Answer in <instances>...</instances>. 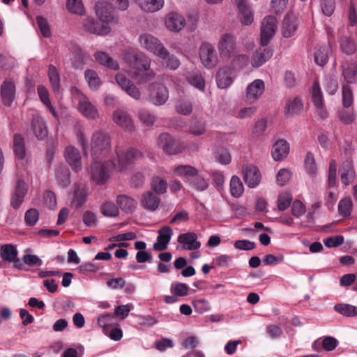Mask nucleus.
Here are the masks:
<instances>
[{
    "mask_svg": "<svg viewBox=\"0 0 357 357\" xmlns=\"http://www.w3.org/2000/svg\"><path fill=\"white\" fill-rule=\"evenodd\" d=\"M217 47L220 57L224 60H229L237 52L236 37L231 33H223L219 39Z\"/></svg>",
    "mask_w": 357,
    "mask_h": 357,
    "instance_id": "0eeeda50",
    "label": "nucleus"
},
{
    "mask_svg": "<svg viewBox=\"0 0 357 357\" xmlns=\"http://www.w3.org/2000/svg\"><path fill=\"white\" fill-rule=\"evenodd\" d=\"M340 172L341 181L344 185H348L354 182L356 173L351 160L342 162Z\"/></svg>",
    "mask_w": 357,
    "mask_h": 357,
    "instance_id": "a878e982",
    "label": "nucleus"
},
{
    "mask_svg": "<svg viewBox=\"0 0 357 357\" xmlns=\"http://www.w3.org/2000/svg\"><path fill=\"white\" fill-rule=\"evenodd\" d=\"M337 176V162L335 160H331L329 163L328 184L329 187H334L336 184Z\"/></svg>",
    "mask_w": 357,
    "mask_h": 357,
    "instance_id": "052dcab7",
    "label": "nucleus"
},
{
    "mask_svg": "<svg viewBox=\"0 0 357 357\" xmlns=\"http://www.w3.org/2000/svg\"><path fill=\"white\" fill-rule=\"evenodd\" d=\"M234 77V71L231 67L226 66L221 68L217 73L216 77L218 86L220 89L228 87L233 82Z\"/></svg>",
    "mask_w": 357,
    "mask_h": 357,
    "instance_id": "b1692460",
    "label": "nucleus"
},
{
    "mask_svg": "<svg viewBox=\"0 0 357 357\" xmlns=\"http://www.w3.org/2000/svg\"><path fill=\"white\" fill-rule=\"evenodd\" d=\"M348 29L351 34L357 33V15L352 5L349 8Z\"/></svg>",
    "mask_w": 357,
    "mask_h": 357,
    "instance_id": "0e129e2a",
    "label": "nucleus"
},
{
    "mask_svg": "<svg viewBox=\"0 0 357 357\" xmlns=\"http://www.w3.org/2000/svg\"><path fill=\"white\" fill-rule=\"evenodd\" d=\"M138 43L140 47L158 56L165 55L166 48L160 40L153 35L149 33H144L138 38Z\"/></svg>",
    "mask_w": 357,
    "mask_h": 357,
    "instance_id": "423d86ee",
    "label": "nucleus"
},
{
    "mask_svg": "<svg viewBox=\"0 0 357 357\" xmlns=\"http://www.w3.org/2000/svg\"><path fill=\"white\" fill-rule=\"evenodd\" d=\"M320 8L324 15L331 16L335 9V0H322L320 3Z\"/></svg>",
    "mask_w": 357,
    "mask_h": 357,
    "instance_id": "13d9d810",
    "label": "nucleus"
},
{
    "mask_svg": "<svg viewBox=\"0 0 357 357\" xmlns=\"http://www.w3.org/2000/svg\"><path fill=\"white\" fill-rule=\"evenodd\" d=\"M292 200L291 195L288 192L280 194L278 199V208L280 211L286 210L291 204Z\"/></svg>",
    "mask_w": 357,
    "mask_h": 357,
    "instance_id": "bf43d9fd",
    "label": "nucleus"
},
{
    "mask_svg": "<svg viewBox=\"0 0 357 357\" xmlns=\"http://www.w3.org/2000/svg\"><path fill=\"white\" fill-rule=\"evenodd\" d=\"M189 287L185 283L176 282L171 285V291L178 296H184L188 294Z\"/></svg>",
    "mask_w": 357,
    "mask_h": 357,
    "instance_id": "774afa93",
    "label": "nucleus"
},
{
    "mask_svg": "<svg viewBox=\"0 0 357 357\" xmlns=\"http://www.w3.org/2000/svg\"><path fill=\"white\" fill-rule=\"evenodd\" d=\"M199 57L202 63L206 68H212L218 63V56L213 46L204 43L199 47Z\"/></svg>",
    "mask_w": 357,
    "mask_h": 357,
    "instance_id": "ddd939ff",
    "label": "nucleus"
},
{
    "mask_svg": "<svg viewBox=\"0 0 357 357\" xmlns=\"http://www.w3.org/2000/svg\"><path fill=\"white\" fill-rule=\"evenodd\" d=\"M305 167L309 174H314L317 172V165L314 155L312 153L307 152L305 158Z\"/></svg>",
    "mask_w": 357,
    "mask_h": 357,
    "instance_id": "338daca9",
    "label": "nucleus"
},
{
    "mask_svg": "<svg viewBox=\"0 0 357 357\" xmlns=\"http://www.w3.org/2000/svg\"><path fill=\"white\" fill-rule=\"evenodd\" d=\"M138 117L139 121L146 126H153L156 119L153 114L146 109H141L139 112Z\"/></svg>",
    "mask_w": 357,
    "mask_h": 357,
    "instance_id": "4d7b16f0",
    "label": "nucleus"
},
{
    "mask_svg": "<svg viewBox=\"0 0 357 357\" xmlns=\"http://www.w3.org/2000/svg\"><path fill=\"white\" fill-rule=\"evenodd\" d=\"M102 159H93V162L87 169L92 182L96 185H103L109 178L116 164L112 160L102 161Z\"/></svg>",
    "mask_w": 357,
    "mask_h": 357,
    "instance_id": "7ed1b4c3",
    "label": "nucleus"
},
{
    "mask_svg": "<svg viewBox=\"0 0 357 357\" xmlns=\"http://www.w3.org/2000/svg\"><path fill=\"white\" fill-rule=\"evenodd\" d=\"M172 229L165 226L158 231L157 241L153 244V249L157 251H162L167 249L168 243L172 236Z\"/></svg>",
    "mask_w": 357,
    "mask_h": 357,
    "instance_id": "393cba45",
    "label": "nucleus"
},
{
    "mask_svg": "<svg viewBox=\"0 0 357 357\" xmlns=\"http://www.w3.org/2000/svg\"><path fill=\"white\" fill-rule=\"evenodd\" d=\"M312 101L318 109H321L324 106L323 95L317 82H314L310 90Z\"/></svg>",
    "mask_w": 357,
    "mask_h": 357,
    "instance_id": "a19ab883",
    "label": "nucleus"
},
{
    "mask_svg": "<svg viewBox=\"0 0 357 357\" xmlns=\"http://www.w3.org/2000/svg\"><path fill=\"white\" fill-rule=\"evenodd\" d=\"M118 85L130 97L135 100H140L142 93L136 85L129 79L124 74L118 73L115 76Z\"/></svg>",
    "mask_w": 357,
    "mask_h": 357,
    "instance_id": "4468645a",
    "label": "nucleus"
},
{
    "mask_svg": "<svg viewBox=\"0 0 357 357\" xmlns=\"http://www.w3.org/2000/svg\"><path fill=\"white\" fill-rule=\"evenodd\" d=\"M71 91L74 98L78 101L79 111L87 119H95L98 118V110L89 101V98L77 88H72Z\"/></svg>",
    "mask_w": 357,
    "mask_h": 357,
    "instance_id": "6e6552de",
    "label": "nucleus"
},
{
    "mask_svg": "<svg viewBox=\"0 0 357 357\" xmlns=\"http://www.w3.org/2000/svg\"><path fill=\"white\" fill-rule=\"evenodd\" d=\"M300 22L299 17L293 13H288L282 22V34L285 38H290L294 36L298 29Z\"/></svg>",
    "mask_w": 357,
    "mask_h": 357,
    "instance_id": "a211bd4d",
    "label": "nucleus"
},
{
    "mask_svg": "<svg viewBox=\"0 0 357 357\" xmlns=\"http://www.w3.org/2000/svg\"><path fill=\"white\" fill-rule=\"evenodd\" d=\"M178 241L182 244L183 248L194 250L200 248L201 243L197 241V235L194 232L181 234L178 237Z\"/></svg>",
    "mask_w": 357,
    "mask_h": 357,
    "instance_id": "bb28decb",
    "label": "nucleus"
},
{
    "mask_svg": "<svg viewBox=\"0 0 357 357\" xmlns=\"http://www.w3.org/2000/svg\"><path fill=\"white\" fill-rule=\"evenodd\" d=\"M165 55L158 56V57L165 61L167 68L172 70L177 69L181 64L180 61L175 56L170 54L167 49Z\"/></svg>",
    "mask_w": 357,
    "mask_h": 357,
    "instance_id": "864d4df0",
    "label": "nucleus"
},
{
    "mask_svg": "<svg viewBox=\"0 0 357 357\" xmlns=\"http://www.w3.org/2000/svg\"><path fill=\"white\" fill-rule=\"evenodd\" d=\"M66 7L71 14L79 16L85 14V8L82 0H66Z\"/></svg>",
    "mask_w": 357,
    "mask_h": 357,
    "instance_id": "58836bf2",
    "label": "nucleus"
},
{
    "mask_svg": "<svg viewBox=\"0 0 357 357\" xmlns=\"http://www.w3.org/2000/svg\"><path fill=\"white\" fill-rule=\"evenodd\" d=\"M116 202L118 207L126 213H132L137 205V202L135 199L126 195H118Z\"/></svg>",
    "mask_w": 357,
    "mask_h": 357,
    "instance_id": "7c9ffc66",
    "label": "nucleus"
},
{
    "mask_svg": "<svg viewBox=\"0 0 357 357\" xmlns=\"http://www.w3.org/2000/svg\"><path fill=\"white\" fill-rule=\"evenodd\" d=\"M278 27L277 19L273 15L264 18L261 26V45L266 46L275 33Z\"/></svg>",
    "mask_w": 357,
    "mask_h": 357,
    "instance_id": "9d476101",
    "label": "nucleus"
},
{
    "mask_svg": "<svg viewBox=\"0 0 357 357\" xmlns=\"http://www.w3.org/2000/svg\"><path fill=\"white\" fill-rule=\"evenodd\" d=\"M13 150L15 155L19 159H23L25 157V147L24 139L21 135L15 134L13 139Z\"/></svg>",
    "mask_w": 357,
    "mask_h": 357,
    "instance_id": "37998d69",
    "label": "nucleus"
},
{
    "mask_svg": "<svg viewBox=\"0 0 357 357\" xmlns=\"http://www.w3.org/2000/svg\"><path fill=\"white\" fill-rule=\"evenodd\" d=\"M249 56L245 54H239L234 57L232 61L231 67L234 69H242L245 67L249 63Z\"/></svg>",
    "mask_w": 357,
    "mask_h": 357,
    "instance_id": "e2e57ef3",
    "label": "nucleus"
},
{
    "mask_svg": "<svg viewBox=\"0 0 357 357\" xmlns=\"http://www.w3.org/2000/svg\"><path fill=\"white\" fill-rule=\"evenodd\" d=\"M39 218V212L36 208H30L25 213L24 220L28 226H33Z\"/></svg>",
    "mask_w": 357,
    "mask_h": 357,
    "instance_id": "69168bd1",
    "label": "nucleus"
},
{
    "mask_svg": "<svg viewBox=\"0 0 357 357\" xmlns=\"http://www.w3.org/2000/svg\"><path fill=\"white\" fill-rule=\"evenodd\" d=\"M90 147L93 159L105 158L111 150L109 135L101 130L95 131L91 138Z\"/></svg>",
    "mask_w": 357,
    "mask_h": 357,
    "instance_id": "39448f33",
    "label": "nucleus"
},
{
    "mask_svg": "<svg viewBox=\"0 0 357 357\" xmlns=\"http://www.w3.org/2000/svg\"><path fill=\"white\" fill-rule=\"evenodd\" d=\"M17 249L11 244H5L1 247L0 257L4 261L11 262L17 257Z\"/></svg>",
    "mask_w": 357,
    "mask_h": 357,
    "instance_id": "4c0bfd02",
    "label": "nucleus"
},
{
    "mask_svg": "<svg viewBox=\"0 0 357 357\" xmlns=\"http://www.w3.org/2000/svg\"><path fill=\"white\" fill-rule=\"evenodd\" d=\"M158 144L160 148L169 154H176L181 152L183 148L167 133H162L158 137Z\"/></svg>",
    "mask_w": 357,
    "mask_h": 357,
    "instance_id": "dca6fc26",
    "label": "nucleus"
},
{
    "mask_svg": "<svg viewBox=\"0 0 357 357\" xmlns=\"http://www.w3.org/2000/svg\"><path fill=\"white\" fill-rule=\"evenodd\" d=\"M36 22L42 36L49 38L51 36V31L47 20L43 17L38 16L36 18Z\"/></svg>",
    "mask_w": 357,
    "mask_h": 357,
    "instance_id": "680f3d73",
    "label": "nucleus"
},
{
    "mask_svg": "<svg viewBox=\"0 0 357 357\" xmlns=\"http://www.w3.org/2000/svg\"><path fill=\"white\" fill-rule=\"evenodd\" d=\"M116 162L115 168L124 172L131 168L135 163L143 158V153L135 148H115Z\"/></svg>",
    "mask_w": 357,
    "mask_h": 357,
    "instance_id": "20e7f679",
    "label": "nucleus"
},
{
    "mask_svg": "<svg viewBox=\"0 0 357 357\" xmlns=\"http://www.w3.org/2000/svg\"><path fill=\"white\" fill-rule=\"evenodd\" d=\"M160 204V199L151 192H146L142 196L141 204L146 210L155 211Z\"/></svg>",
    "mask_w": 357,
    "mask_h": 357,
    "instance_id": "2f4dec72",
    "label": "nucleus"
},
{
    "mask_svg": "<svg viewBox=\"0 0 357 357\" xmlns=\"http://www.w3.org/2000/svg\"><path fill=\"white\" fill-rule=\"evenodd\" d=\"M1 95L4 105L10 106L15 99V85L11 80H5L1 88Z\"/></svg>",
    "mask_w": 357,
    "mask_h": 357,
    "instance_id": "cd10ccee",
    "label": "nucleus"
},
{
    "mask_svg": "<svg viewBox=\"0 0 357 357\" xmlns=\"http://www.w3.org/2000/svg\"><path fill=\"white\" fill-rule=\"evenodd\" d=\"M243 190V185L241 179L236 176H233L230 181V191L231 195L234 197H239L242 195Z\"/></svg>",
    "mask_w": 357,
    "mask_h": 357,
    "instance_id": "09e8293b",
    "label": "nucleus"
},
{
    "mask_svg": "<svg viewBox=\"0 0 357 357\" xmlns=\"http://www.w3.org/2000/svg\"><path fill=\"white\" fill-rule=\"evenodd\" d=\"M241 15V21L244 25H250L253 22V15L246 0H234Z\"/></svg>",
    "mask_w": 357,
    "mask_h": 357,
    "instance_id": "c85d7f7f",
    "label": "nucleus"
},
{
    "mask_svg": "<svg viewBox=\"0 0 357 357\" xmlns=\"http://www.w3.org/2000/svg\"><path fill=\"white\" fill-rule=\"evenodd\" d=\"M188 82L200 91L205 88V81L198 73H188L185 75Z\"/></svg>",
    "mask_w": 357,
    "mask_h": 357,
    "instance_id": "79ce46f5",
    "label": "nucleus"
},
{
    "mask_svg": "<svg viewBox=\"0 0 357 357\" xmlns=\"http://www.w3.org/2000/svg\"><path fill=\"white\" fill-rule=\"evenodd\" d=\"M48 76L53 91L54 93H59L60 87V77L58 70L52 65L49 66Z\"/></svg>",
    "mask_w": 357,
    "mask_h": 357,
    "instance_id": "a18cd8bd",
    "label": "nucleus"
},
{
    "mask_svg": "<svg viewBox=\"0 0 357 357\" xmlns=\"http://www.w3.org/2000/svg\"><path fill=\"white\" fill-rule=\"evenodd\" d=\"M151 189L158 194H164L167 191V183L160 177H153L151 181Z\"/></svg>",
    "mask_w": 357,
    "mask_h": 357,
    "instance_id": "6e6d98bb",
    "label": "nucleus"
},
{
    "mask_svg": "<svg viewBox=\"0 0 357 357\" xmlns=\"http://www.w3.org/2000/svg\"><path fill=\"white\" fill-rule=\"evenodd\" d=\"M330 48L328 46H320L316 51L314 55V60L317 65L324 66L328 59V54Z\"/></svg>",
    "mask_w": 357,
    "mask_h": 357,
    "instance_id": "c03bdc74",
    "label": "nucleus"
},
{
    "mask_svg": "<svg viewBox=\"0 0 357 357\" xmlns=\"http://www.w3.org/2000/svg\"><path fill=\"white\" fill-rule=\"evenodd\" d=\"M86 199V192L84 188L77 187L74 190V197L73 199V204L78 208L81 207Z\"/></svg>",
    "mask_w": 357,
    "mask_h": 357,
    "instance_id": "3c124183",
    "label": "nucleus"
},
{
    "mask_svg": "<svg viewBox=\"0 0 357 357\" xmlns=\"http://www.w3.org/2000/svg\"><path fill=\"white\" fill-rule=\"evenodd\" d=\"M151 102L156 106L164 105L169 98V91L164 85L153 82L148 86Z\"/></svg>",
    "mask_w": 357,
    "mask_h": 357,
    "instance_id": "1a4fd4ad",
    "label": "nucleus"
},
{
    "mask_svg": "<svg viewBox=\"0 0 357 357\" xmlns=\"http://www.w3.org/2000/svg\"><path fill=\"white\" fill-rule=\"evenodd\" d=\"M31 128L38 139H43L47 136L48 130L46 122L38 112L32 114Z\"/></svg>",
    "mask_w": 357,
    "mask_h": 357,
    "instance_id": "412c9836",
    "label": "nucleus"
},
{
    "mask_svg": "<svg viewBox=\"0 0 357 357\" xmlns=\"http://www.w3.org/2000/svg\"><path fill=\"white\" fill-rule=\"evenodd\" d=\"M174 172L183 177L187 185L197 192H204L209 187L210 179L199 174L198 169L192 165H178L174 169Z\"/></svg>",
    "mask_w": 357,
    "mask_h": 357,
    "instance_id": "f03ea898",
    "label": "nucleus"
},
{
    "mask_svg": "<svg viewBox=\"0 0 357 357\" xmlns=\"http://www.w3.org/2000/svg\"><path fill=\"white\" fill-rule=\"evenodd\" d=\"M56 178L58 183L62 187L68 186L70 183V171L66 166L60 165L56 171Z\"/></svg>",
    "mask_w": 357,
    "mask_h": 357,
    "instance_id": "ea45409f",
    "label": "nucleus"
},
{
    "mask_svg": "<svg viewBox=\"0 0 357 357\" xmlns=\"http://www.w3.org/2000/svg\"><path fill=\"white\" fill-rule=\"evenodd\" d=\"M125 59L130 68L135 70L132 77L137 84H144L155 77V73L150 69L151 60L144 53L129 52L126 55Z\"/></svg>",
    "mask_w": 357,
    "mask_h": 357,
    "instance_id": "f257e3e1",
    "label": "nucleus"
},
{
    "mask_svg": "<svg viewBox=\"0 0 357 357\" xmlns=\"http://www.w3.org/2000/svg\"><path fill=\"white\" fill-rule=\"evenodd\" d=\"M303 109V104L301 99L294 98L288 100L286 104L284 114L287 116H292L299 114Z\"/></svg>",
    "mask_w": 357,
    "mask_h": 357,
    "instance_id": "e433bc0d",
    "label": "nucleus"
},
{
    "mask_svg": "<svg viewBox=\"0 0 357 357\" xmlns=\"http://www.w3.org/2000/svg\"><path fill=\"white\" fill-rule=\"evenodd\" d=\"M84 75L89 87L93 90L98 89L102 83L98 73L93 70H87L85 71Z\"/></svg>",
    "mask_w": 357,
    "mask_h": 357,
    "instance_id": "49530a36",
    "label": "nucleus"
},
{
    "mask_svg": "<svg viewBox=\"0 0 357 357\" xmlns=\"http://www.w3.org/2000/svg\"><path fill=\"white\" fill-rule=\"evenodd\" d=\"M289 147L283 139L278 140L272 148V156L275 160H281L289 153Z\"/></svg>",
    "mask_w": 357,
    "mask_h": 357,
    "instance_id": "f704fd0d",
    "label": "nucleus"
},
{
    "mask_svg": "<svg viewBox=\"0 0 357 357\" xmlns=\"http://www.w3.org/2000/svg\"><path fill=\"white\" fill-rule=\"evenodd\" d=\"M165 24L169 31L178 32L185 26V20L179 13L172 12L166 15Z\"/></svg>",
    "mask_w": 357,
    "mask_h": 357,
    "instance_id": "4be33fe9",
    "label": "nucleus"
},
{
    "mask_svg": "<svg viewBox=\"0 0 357 357\" xmlns=\"http://www.w3.org/2000/svg\"><path fill=\"white\" fill-rule=\"evenodd\" d=\"M95 59L100 64L113 70L119 68L118 62L105 52H97L94 54Z\"/></svg>",
    "mask_w": 357,
    "mask_h": 357,
    "instance_id": "c9c22d12",
    "label": "nucleus"
},
{
    "mask_svg": "<svg viewBox=\"0 0 357 357\" xmlns=\"http://www.w3.org/2000/svg\"><path fill=\"white\" fill-rule=\"evenodd\" d=\"M140 9L146 13H154L164 6V0H135Z\"/></svg>",
    "mask_w": 357,
    "mask_h": 357,
    "instance_id": "473e14b6",
    "label": "nucleus"
},
{
    "mask_svg": "<svg viewBox=\"0 0 357 357\" xmlns=\"http://www.w3.org/2000/svg\"><path fill=\"white\" fill-rule=\"evenodd\" d=\"M342 76L348 83L357 82V63L353 61H345L342 65Z\"/></svg>",
    "mask_w": 357,
    "mask_h": 357,
    "instance_id": "c756f323",
    "label": "nucleus"
},
{
    "mask_svg": "<svg viewBox=\"0 0 357 357\" xmlns=\"http://www.w3.org/2000/svg\"><path fill=\"white\" fill-rule=\"evenodd\" d=\"M352 201L350 198H344L340 201L338 204V212L340 215L344 218L350 216L352 211Z\"/></svg>",
    "mask_w": 357,
    "mask_h": 357,
    "instance_id": "8fccbe9b",
    "label": "nucleus"
},
{
    "mask_svg": "<svg viewBox=\"0 0 357 357\" xmlns=\"http://www.w3.org/2000/svg\"><path fill=\"white\" fill-rule=\"evenodd\" d=\"M242 174L244 182L249 188H254L261 181V174L258 168L254 165L243 166Z\"/></svg>",
    "mask_w": 357,
    "mask_h": 357,
    "instance_id": "6ab92c4d",
    "label": "nucleus"
},
{
    "mask_svg": "<svg viewBox=\"0 0 357 357\" xmlns=\"http://www.w3.org/2000/svg\"><path fill=\"white\" fill-rule=\"evenodd\" d=\"M334 310L338 313L347 317H354L357 315V307L349 304H337L334 306Z\"/></svg>",
    "mask_w": 357,
    "mask_h": 357,
    "instance_id": "de8ad7c7",
    "label": "nucleus"
},
{
    "mask_svg": "<svg viewBox=\"0 0 357 357\" xmlns=\"http://www.w3.org/2000/svg\"><path fill=\"white\" fill-rule=\"evenodd\" d=\"M113 121L126 132H132L135 129L131 116L123 109H117L113 112Z\"/></svg>",
    "mask_w": 357,
    "mask_h": 357,
    "instance_id": "f3484780",
    "label": "nucleus"
},
{
    "mask_svg": "<svg viewBox=\"0 0 357 357\" xmlns=\"http://www.w3.org/2000/svg\"><path fill=\"white\" fill-rule=\"evenodd\" d=\"M272 54L271 50L266 47V46H262L253 55L251 61L252 66L255 68L262 66L272 56Z\"/></svg>",
    "mask_w": 357,
    "mask_h": 357,
    "instance_id": "72a5a7b5",
    "label": "nucleus"
},
{
    "mask_svg": "<svg viewBox=\"0 0 357 357\" xmlns=\"http://www.w3.org/2000/svg\"><path fill=\"white\" fill-rule=\"evenodd\" d=\"M64 157L74 172L81 171L82 168V157L77 148L73 146H66L64 151Z\"/></svg>",
    "mask_w": 357,
    "mask_h": 357,
    "instance_id": "aec40b11",
    "label": "nucleus"
},
{
    "mask_svg": "<svg viewBox=\"0 0 357 357\" xmlns=\"http://www.w3.org/2000/svg\"><path fill=\"white\" fill-rule=\"evenodd\" d=\"M102 213L107 217H116L119 214V207L111 202H107L101 206Z\"/></svg>",
    "mask_w": 357,
    "mask_h": 357,
    "instance_id": "5fc2aeb1",
    "label": "nucleus"
},
{
    "mask_svg": "<svg viewBox=\"0 0 357 357\" xmlns=\"http://www.w3.org/2000/svg\"><path fill=\"white\" fill-rule=\"evenodd\" d=\"M82 26L85 32L99 36L107 35L111 31L108 25L100 23L91 17L84 18L82 20Z\"/></svg>",
    "mask_w": 357,
    "mask_h": 357,
    "instance_id": "9b49d317",
    "label": "nucleus"
},
{
    "mask_svg": "<svg viewBox=\"0 0 357 357\" xmlns=\"http://www.w3.org/2000/svg\"><path fill=\"white\" fill-rule=\"evenodd\" d=\"M265 84L262 79H257L249 84L245 91V100L248 103L255 102L264 93Z\"/></svg>",
    "mask_w": 357,
    "mask_h": 357,
    "instance_id": "2eb2a0df",
    "label": "nucleus"
},
{
    "mask_svg": "<svg viewBox=\"0 0 357 357\" xmlns=\"http://www.w3.org/2000/svg\"><path fill=\"white\" fill-rule=\"evenodd\" d=\"M27 192V186L24 181L18 179L16 186L10 199L11 206L14 208H18L24 201V196Z\"/></svg>",
    "mask_w": 357,
    "mask_h": 357,
    "instance_id": "5701e85b",
    "label": "nucleus"
},
{
    "mask_svg": "<svg viewBox=\"0 0 357 357\" xmlns=\"http://www.w3.org/2000/svg\"><path fill=\"white\" fill-rule=\"evenodd\" d=\"M342 52L347 54H352L356 52L357 47L354 40L348 36H344L341 40L340 43Z\"/></svg>",
    "mask_w": 357,
    "mask_h": 357,
    "instance_id": "603ef678",
    "label": "nucleus"
},
{
    "mask_svg": "<svg viewBox=\"0 0 357 357\" xmlns=\"http://www.w3.org/2000/svg\"><path fill=\"white\" fill-rule=\"evenodd\" d=\"M97 17L103 24L108 25L115 21L114 7L106 1H99L95 5Z\"/></svg>",
    "mask_w": 357,
    "mask_h": 357,
    "instance_id": "f8f14e48",
    "label": "nucleus"
}]
</instances>
